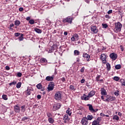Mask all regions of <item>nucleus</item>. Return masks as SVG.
<instances>
[{"label": "nucleus", "instance_id": "ddd939ff", "mask_svg": "<svg viewBox=\"0 0 125 125\" xmlns=\"http://www.w3.org/2000/svg\"><path fill=\"white\" fill-rule=\"evenodd\" d=\"M89 97L88 96H86V95H85V94H83V96H82L81 97V99L82 100H85V101H87V100H88L89 99Z\"/></svg>", "mask_w": 125, "mask_h": 125}, {"label": "nucleus", "instance_id": "9d476101", "mask_svg": "<svg viewBox=\"0 0 125 125\" xmlns=\"http://www.w3.org/2000/svg\"><path fill=\"white\" fill-rule=\"evenodd\" d=\"M63 120L64 121L63 122L64 123V124H67V123H68V122L70 121V118H69V115H68V114L64 115Z\"/></svg>", "mask_w": 125, "mask_h": 125}, {"label": "nucleus", "instance_id": "393cba45", "mask_svg": "<svg viewBox=\"0 0 125 125\" xmlns=\"http://www.w3.org/2000/svg\"><path fill=\"white\" fill-rule=\"evenodd\" d=\"M36 86L38 89H42V83H41L38 84Z\"/></svg>", "mask_w": 125, "mask_h": 125}, {"label": "nucleus", "instance_id": "bf43d9fd", "mask_svg": "<svg viewBox=\"0 0 125 125\" xmlns=\"http://www.w3.org/2000/svg\"><path fill=\"white\" fill-rule=\"evenodd\" d=\"M105 18H108V19H110L111 17L109 16V15H105Z\"/></svg>", "mask_w": 125, "mask_h": 125}, {"label": "nucleus", "instance_id": "4c0bfd02", "mask_svg": "<svg viewBox=\"0 0 125 125\" xmlns=\"http://www.w3.org/2000/svg\"><path fill=\"white\" fill-rule=\"evenodd\" d=\"M102 26L104 29H106L108 27V25L106 23H103Z\"/></svg>", "mask_w": 125, "mask_h": 125}, {"label": "nucleus", "instance_id": "72a5a7b5", "mask_svg": "<svg viewBox=\"0 0 125 125\" xmlns=\"http://www.w3.org/2000/svg\"><path fill=\"white\" fill-rule=\"evenodd\" d=\"M92 125H100V124H99V122L95 120L92 122Z\"/></svg>", "mask_w": 125, "mask_h": 125}, {"label": "nucleus", "instance_id": "b1692460", "mask_svg": "<svg viewBox=\"0 0 125 125\" xmlns=\"http://www.w3.org/2000/svg\"><path fill=\"white\" fill-rule=\"evenodd\" d=\"M86 118H87V120L91 121V120H92V119H93V116L88 115H87Z\"/></svg>", "mask_w": 125, "mask_h": 125}, {"label": "nucleus", "instance_id": "f704fd0d", "mask_svg": "<svg viewBox=\"0 0 125 125\" xmlns=\"http://www.w3.org/2000/svg\"><path fill=\"white\" fill-rule=\"evenodd\" d=\"M114 95L115 96H118L120 95V91L119 90H116L115 92H114Z\"/></svg>", "mask_w": 125, "mask_h": 125}, {"label": "nucleus", "instance_id": "20e7f679", "mask_svg": "<svg viewBox=\"0 0 125 125\" xmlns=\"http://www.w3.org/2000/svg\"><path fill=\"white\" fill-rule=\"evenodd\" d=\"M81 124L82 125H88V120H87V118L86 117H84L82 118Z\"/></svg>", "mask_w": 125, "mask_h": 125}, {"label": "nucleus", "instance_id": "f3484780", "mask_svg": "<svg viewBox=\"0 0 125 125\" xmlns=\"http://www.w3.org/2000/svg\"><path fill=\"white\" fill-rule=\"evenodd\" d=\"M14 110L16 113H19L20 112V107L18 105H15L14 106Z\"/></svg>", "mask_w": 125, "mask_h": 125}, {"label": "nucleus", "instance_id": "9b49d317", "mask_svg": "<svg viewBox=\"0 0 125 125\" xmlns=\"http://www.w3.org/2000/svg\"><path fill=\"white\" fill-rule=\"evenodd\" d=\"M54 79V75H52L51 76H47L45 78V80L48 82H51L53 81Z\"/></svg>", "mask_w": 125, "mask_h": 125}, {"label": "nucleus", "instance_id": "423d86ee", "mask_svg": "<svg viewBox=\"0 0 125 125\" xmlns=\"http://www.w3.org/2000/svg\"><path fill=\"white\" fill-rule=\"evenodd\" d=\"M61 107V104L57 103L53 105V111H56L58 109H60Z\"/></svg>", "mask_w": 125, "mask_h": 125}, {"label": "nucleus", "instance_id": "f03ea898", "mask_svg": "<svg viewBox=\"0 0 125 125\" xmlns=\"http://www.w3.org/2000/svg\"><path fill=\"white\" fill-rule=\"evenodd\" d=\"M54 98L57 101H59V100H61V99H62V94L61 93V92L60 91L57 92L54 95Z\"/></svg>", "mask_w": 125, "mask_h": 125}, {"label": "nucleus", "instance_id": "6e6d98bb", "mask_svg": "<svg viewBox=\"0 0 125 125\" xmlns=\"http://www.w3.org/2000/svg\"><path fill=\"white\" fill-rule=\"evenodd\" d=\"M29 118L27 117H24L23 118H22V120L23 121H26V120H28Z\"/></svg>", "mask_w": 125, "mask_h": 125}, {"label": "nucleus", "instance_id": "f257e3e1", "mask_svg": "<svg viewBox=\"0 0 125 125\" xmlns=\"http://www.w3.org/2000/svg\"><path fill=\"white\" fill-rule=\"evenodd\" d=\"M115 27L114 28V31L115 33H118V32H121L122 30V25L120 22H116L115 23Z\"/></svg>", "mask_w": 125, "mask_h": 125}, {"label": "nucleus", "instance_id": "7c9ffc66", "mask_svg": "<svg viewBox=\"0 0 125 125\" xmlns=\"http://www.w3.org/2000/svg\"><path fill=\"white\" fill-rule=\"evenodd\" d=\"M115 68L116 70H120L122 68V65L121 64H117L115 66Z\"/></svg>", "mask_w": 125, "mask_h": 125}, {"label": "nucleus", "instance_id": "4be33fe9", "mask_svg": "<svg viewBox=\"0 0 125 125\" xmlns=\"http://www.w3.org/2000/svg\"><path fill=\"white\" fill-rule=\"evenodd\" d=\"M48 122H49L50 124H53V123H54V119L52 117L49 118L48 119Z\"/></svg>", "mask_w": 125, "mask_h": 125}, {"label": "nucleus", "instance_id": "de8ad7c7", "mask_svg": "<svg viewBox=\"0 0 125 125\" xmlns=\"http://www.w3.org/2000/svg\"><path fill=\"white\" fill-rule=\"evenodd\" d=\"M17 76L19 77V78H21V77H22V73L21 72L18 73Z\"/></svg>", "mask_w": 125, "mask_h": 125}, {"label": "nucleus", "instance_id": "0e129e2a", "mask_svg": "<svg viewBox=\"0 0 125 125\" xmlns=\"http://www.w3.org/2000/svg\"><path fill=\"white\" fill-rule=\"evenodd\" d=\"M80 61H81V60L80 59V58H77V62H80Z\"/></svg>", "mask_w": 125, "mask_h": 125}, {"label": "nucleus", "instance_id": "bb28decb", "mask_svg": "<svg viewBox=\"0 0 125 125\" xmlns=\"http://www.w3.org/2000/svg\"><path fill=\"white\" fill-rule=\"evenodd\" d=\"M26 106L25 105H22L21 107V111L23 113H24L26 111V108H25Z\"/></svg>", "mask_w": 125, "mask_h": 125}, {"label": "nucleus", "instance_id": "58836bf2", "mask_svg": "<svg viewBox=\"0 0 125 125\" xmlns=\"http://www.w3.org/2000/svg\"><path fill=\"white\" fill-rule=\"evenodd\" d=\"M23 37H24V34H21V36L19 38V41H22L23 40Z\"/></svg>", "mask_w": 125, "mask_h": 125}, {"label": "nucleus", "instance_id": "a19ab883", "mask_svg": "<svg viewBox=\"0 0 125 125\" xmlns=\"http://www.w3.org/2000/svg\"><path fill=\"white\" fill-rule=\"evenodd\" d=\"M2 97L3 99H4V100H7V99H8L7 95H3L2 96Z\"/></svg>", "mask_w": 125, "mask_h": 125}, {"label": "nucleus", "instance_id": "052dcab7", "mask_svg": "<svg viewBox=\"0 0 125 125\" xmlns=\"http://www.w3.org/2000/svg\"><path fill=\"white\" fill-rule=\"evenodd\" d=\"M19 10V11H22V10H24V8H23V7H20Z\"/></svg>", "mask_w": 125, "mask_h": 125}, {"label": "nucleus", "instance_id": "5fc2aeb1", "mask_svg": "<svg viewBox=\"0 0 125 125\" xmlns=\"http://www.w3.org/2000/svg\"><path fill=\"white\" fill-rule=\"evenodd\" d=\"M113 10H110L107 12L108 14H111V13H112Z\"/></svg>", "mask_w": 125, "mask_h": 125}, {"label": "nucleus", "instance_id": "4468645a", "mask_svg": "<svg viewBox=\"0 0 125 125\" xmlns=\"http://www.w3.org/2000/svg\"><path fill=\"white\" fill-rule=\"evenodd\" d=\"M33 90L29 89V88H27V89L25 91V94L26 96H28L29 95H31V91H32Z\"/></svg>", "mask_w": 125, "mask_h": 125}, {"label": "nucleus", "instance_id": "dca6fc26", "mask_svg": "<svg viewBox=\"0 0 125 125\" xmlns=\"http://www.w3.org/2000/svg\"><path fill=\"white\" fill-rule=\"evenodd\" d=\"M95 95V91L94 90L91 91L88 94V97L90 98V97H92V96H94Z\"/></svg>", "mask_w": 125, "mask_h": 125}, {"label": "nucleus", "instance_id": "a18cd8bd", "mask_svg": "<svg viewBox=\"0 0 125 125\" xmlns=\"http://www.w3.org/2000/svg\"><path fill=\"white\" fill-rule=\"evenodd\" d=\"M29 23L32 24H35V21H34V20H30L29 21Z\"/></svg>", "mask_w": 125, "mask_h": 125}, {"label": "nucleus", "instance_id": "2eb2a0df", "mask_svg": "<svg viewBox=\"0 0 125 125\" xmlns=\"http://www.w3.org/2000/svg\"><path fill=\"white\" fill-rule=\"evenodd\" d=\"M101 93L102 95H107V92H106V90L104 88L101 89Z\"/></svg>", "mask_w": 125, "mask_h": 125}, {"label": "nucleus", "instance_id": "ea45409f", "mask_svg": "<svg viewBox=\"0 0 125 125\" xmlns=\"http://www.w3.org/2000/svg\"><path fill=\"white\" fill-rule=\"evenodd\" d=\"M17 83V82L16 81H14L11 83H9V85H15Z\"/></svg>", "mask_w": 125, "mask_h": 125}, {"label": "nucleus", "instance_id": "2f4dec72", "mask_svg": "<svg viewBox=\"0 0 125 125\" xmlns=\"http://www.w3.org/2000/svg\"><path fill=\"white\" fill-rule=\"evenodd\" d=\"M69 88L70 90H73V91H75V90H76V88H75V87L73 85H71L69 87Z\"/></svg>", "mask_w": 125, "mask_h": 125}, {"label": "nucleus", "instance_id": "39448f33", "mask_svg": "<svg viewBox=\"0 0 125 125\" xmlns=\"http://www.w3.org/2000/svg\"><path fill=\"white\" fill-rule=\"evenodd\" d=\"M48 91H51L53 89H54V83L53 82H50L47 87Z\"/></svg>", "mask_w": 125, "mask_h": 125}, {"label": "nucleus", "instance_id": "c756f323", "mask_svg": "<svg viewBox=\"0 0 125 125\" xmlns=\"http://www.w3.org/2000/svg\"><path fill=\"white\" fill-rule=\"evenodd\" d=\"M35 32H36V33H38V34H42V30L39 28H35Z\"/></svg>", "mask_w": 125, "mask_h": 125}, {"label": "nucleus", "instance_id": "e2e57ef3", "mask_svg": "<svg viewBox=\"0 0 125 125\" xmlns=\"http://www.w3.org/2000/svg\"><path fill=\"white\" fill-rule=\"evenodd\" d=\"M30 19H31V18H30V17H27L26 18V20H27V21H30Z\"/></svg>", "mask_w": 125, "mask_h": 125}, {"label": "nucleus", "instance_id": "a878e982", "mask_svg": "<svg viewBox=\"0 0 125 125\" xmlns=\"http://www.w3.org/2000/svg\"><path fill=\"white\" fill-rule=\"evenodd\" d=\"M66 114H68L69 116H71L72 115V111H71V109L70 108H68L66 111Z\"/></svg>", "mask_w": 125, "mask_h": 125}, {"label": "nucleus", "instance_id": "37998d69", "mask_svg": "<svg viewBox=\"0 0 125 125\" xmlns=\"http://www.w3.org/2000/svg\"><path fill=\"white\" fill-rule=\"evenodd\" d=\"M101 120H102V118L101 117H98L96 121L98 123H100V122H101Z\"/></svg>", "mask_w": 125, "mask_h": 125}, {"label": "nucleus", "instance_id": "cd10ccee", "mask_svg": "<svg viewBox=\"0 0 125 125\" xmlns=\"http://www.w3.org/2000/svg\"><path fill=\"white\" fill-rule=\"evenodd\" d=\"M73 36L74 37V39H75V40L79 41V35L75 34Z\"/></svg>", "mask_w": 125, "mask_h": 125}, {"label": "nucleus", "instance_id": "13d9d810", "mask_svg": "<svg viewBox=\"0 0 125 125\" xmlns=\"http://www.w3.org/2000/svg\"><path fill=\"white\" fill-rule=\"evenodd\" d=\"M84 82H85V80H84V79H82V80H81V83H84Z\"/></svg>", "mask_w": 125, "mask_h": 125}, {"label": "nucleus", "instance_id": "a211bd4d", "mask_svg": "<svg viewBox=\"0 0 125 125\" xmlns=\"http://www.w3.org/2000/svg\"><path fill=\"white\" fill-rule=\"evenodd\" d=\"M41 63L43 64V65H46V63H47V61L45 58H42L40 60Z\"/></svg>", "mask_w": 125, "mask_h": 125}, {"label": "nucleus", "instance_id": "3c124183", "mask_svg": "<svg viewBox=\"0 0 125 125\" xmlns=\"http://www.w3.org/2000/svg\"><path fill=\"white\" fill-rule=\"evenodd\" d=\"M5 69L7 71H8V70H10V67H9V66L7 65V66H5Z\"/></svg>", "mask_w": 125, "mask_h": 125}, {"label": "nucleus", "instance_id": "c9c22d12", "mask_svg": "<svg viewBox=\"0 0 125 125\" xmlns=\"http://www.w3.org/2000/svg\"><path fill=\"white\" fill-rule=\"evenodd\" d=\"M21 84H22V83H21V82H19L17 84V86L16 87L17 88H20V87H21Z\"/></svg>", "mask_w": 125, "mask_h": 125}, {"label": "nucleus", "instance_id": "603ef678", "mask_svg": "<svg viewBox=\"0 0 125 125\" xmlns=\"http://www.w3.org/2000/svg\"><path fill=\"white\" fill-rule=\"evenodd\" d=\"M61 81H62V82H63V83L66 82V79H65V78L63 77L62 78H61Z\"/></svg>", "mask_w": 125, "mask_h": 125}, {"label": "nucleus", "instance_id": "09e8293b", "mask_svg": "<svg viewBox=\"0 0 125 125\" xmlns=\"http://www.w3.org/2000/svg\"><path fill=\"white\" fill-rule=\"evenodd\" d=\"M84 67H83L81 69H80V72L81 73H83L84 72Z\"/></svg>", "mask_w": 125, "mask_h": 125}, {"label": "nucleus", "instance_id": "c03bdc74", "mask_svg": "<svg viewBox=\"0 0 125 125\" xmlns=\"http://www.w3.org/2000/svg\"><path fill=\"white\" fill-rule=\"evenodd\" d=\"M113 80L114 81H116V82H118V81H119V80H120V78H119V77L118 76H115L114 78H113Z\"/></svg>", "mask_w": 125, "mask_h": 125}, {"label": "nucleus", "instance_id": "4d7b16f0", "mask_svg": "<svg viewBox=\"0 0 125 125\" xmlns=\"http://www.w3.org/2000/svg\"><path fill=\"white\" fill-rule=\"evenodd\" d=\"M71 41H72V42H75V41H76V39L74 38V36H73V37L71 38Z\"/></svg>", "mask_w": 125, "mask_h": 125}, {"label": "nucleus", "instance_id": "69168bd1", "mask_svg": "<svg viewBox=\"0 0 125 125\" xmlns=\"http://www.w3.org/2000/svg\"><path fill=\"white\" fill-rule=\"evenodd\" d=\"M118 115H119V116L120 117H122V113L119 112V113H118Z\"/></svg>", "mask_w": 125, "mask_h": 125}, {"label": "nucleus", "instance_id": "0eeeda50", "mask_svg": "<svg viewBox=\"0 0 125 125\" xmlns=\"http://www.w3.org/2000/svg\"><path fill=\"white\" fill-rule=\"evenodd\" d=\"M87 106H88V107H89V110L92 113H96V112H97V111H98V109H94L93 106H92V105H91L90 104H87Z\"/></svg>", "mask_w": 125, "mask_h": 125}, {"label": "nucleus", "instance_id": "e433bc0d", "mask_svg": "<svg viewBox=\"0 0 125 125\" xmlns=\"http://www.w3.org/2000/svg\"><path fill=\"white\" fill-rule=\"evenodd\" d=\"M109 98V101H115L116 100V98L115 97H110Z\"/></svg>", "mask_w": 125, "mask_h": 125}, {"label": "nucleus", "instance_id": "6e6552de", "mask_svg": "<svg viewBox=\"0 0 125 125\" xmlns=\"http://www.w3.org/2000/svg\"><path fill=\"white\" fill-rule=\"evenodd\" d=\"M91 31L92 33H94V34H97L98 33V29L95 25H93L91 27Z\"/></svg>", "mask_w": 125, "mask_h": 125}, {"label": "nucleus", "instance_id": "6ab92c4d", "mask_svg": "<svg viewBox=\"0 0 125 125\" xmlns=\"http://www.w3.org/2000/svg\"><path fill=\"white\" fill-rule=\"evenodd\" d=\"M107 59V57L105 55V54H102L101 56V59L103 60V61H106V59Z\"/></svg>", "mask_w": 125, "mask_h": 125}, {"label": "nucleus", "instance_id": "5701e85b", "mask_svg": "<svg viewBox=\"0 0 125 125\" xmlns=\"http://www.w3.org/2000/svg\"><path fill=\"white\" fill-rule=\"evenodd\" d=\"M106 65L107 71H110L111 70V64L109 62H107Z\"/></svg>", "mask_w": 125, "mask_h": 125}, {"label": "nucleus", "instance_id": "338daca9", "mask_svg": "<svg viewBox=\"0 0 125 125\" xmlns=\"http://www.w3.org/2000/svg\"><path fill=\"white\" fill-rule=\"evenodd\" d=\"M14 26V24L13 23H11L10 25V27H13Z\"/></svg>", "mask_w": 125, "mask_h": 125}, {"label": "nucleus", "instance_id": "680f3d73", "mask_svg": "<svg viewBox=\"0 0 125 125\" xmlns=\"http://www.w3.org/2000/svg\"><path fill=\"white\" fill-rule=\"evenodd\" d=\"M37 98L38 99H41V98H42V96H41V95H37Z\"/></svg>", "mask_w": 125, "mask_h": 125}, {"label": "nucleus", "instance_id": "473e14b6", "mask_svg": "<svg viewBox=\"0 0 125 125\" xmlns=\"http://www.w3.org/2000/svg\"><path fill=\"white\" fill-rule=\"evenodd\" d=\"M119 116H118V115H114L113 117V120H116V121H119Z\"/></svg>", "mask_w": 125, "mask_h": 125}, {"label": "nucleus", "instance_id": "49530a36", "mask_svg": "<svg viewBox=\"0 0 125 125\" xmlns=\"http://www.w3.org/2000/svg\"><path fill=\"white\" fill-rule=\"evenodd\" d=\"M47 116L48 118H51V117H52V114H51V113H47Z\"/></svg>", "mask_w": 125, "mask_h": 125}, {"label": "nucleus", "instance_id": "79ce46f5", "mask_svg": "<svg viewBox=\"0 0 125 125\" xmlns=\"http://www.w3.org/2000/svg\"><path fill=\"white\" fill-rule=\"evenodd\" d=\"M100 78H101V76L100 75H98V76H97L96 77V81L97 82H99L100 80Z\"/></svg>", "mask_w": 125, "mask_h": 125}, {"label": "nucleus", "instance_id": "774afa93", "mask_svg": "<svg viewBox=\"0 0 125 125\" xmlns=\"http://www.w3.org/2000/svg\"><path fill=\"white\" fill-rule=\"evenodd\" d=\"M123 85H124L125 86V81H124V82L122 83Z\"/></svg>", "mask_w": 125, "mask_h": 125}, {"label": "nucleus", "instance_id": "aec40b11", "mask_svg": "<svg viewBox=\"0 0 125 125\" xmlns=\"http://www.w3.org/2000/svg\"><path fill=\"white\" fill-rule=\"evenodd\" d=\"M55 49V46L53 45L51 47V48H49L48 51L49 53H51V52H53L54 50Z\"/></svg>", "mask_w": 125, "mask_h": 125}, {"label": "nucleus", "instance_id": "864d4df0", "mask_svg": "<svg viewBox=\"0 0 125 125\" xmlns=\"http://www.w3.org/2000/svg\"><path fill=\"white\" fill-rule=\"evenodd\" d=\"M104 101H105V102H110V98H108L107 99H106L105 100H104Z\"/></svg>", "mask_w": 125, "mask_h": 125}, {"label": "nucleus", "instance_id": "8fccbe9b", "mask_svg": "<svg viewBox=\"0 0 125 125\" xmlns=\"http://www.w3.org/2000/svg\"><path fill=\"white\" fill-rule=\"evenodd\" d=\"M15 37H19L20 36V33H15Z\"/></svg>", "mask_w": 125, "mask_h": 125}, {"label": "nucleus", "instance_id": "f8f14e48", "mask_svg": "<svg viewBox=\"0 0 125 125\" xmlns=\"http://www.w3.org/2000/svg\"><path fill=\"white\" fill-rule=\"evenodd\" d=\"M83 57L84 58H86L87 62H89L90 59V56L86 53H83Z\"/></svg>", "mask_w": 125, "mask_h": 125}, {"label": "nucleus", "instance_id": "412c9836", "mask_svg": "<svg viewBox=\"0 0 125 125\" xmlns=\"http://www.w3.org/2000/svg\"><path fill=\"white\" fill-rule=\"evenodd\" d=\"M80 51H79V50H75L74 51V55L75 56H78L79 55H80Z\"/></svg>", "mask_w": 125, "mask_h": 125}, {"label": "nucleus", "instance_id": "7ed1b4c3", "mask_svg": "<svg viewBox=\"0 0 125 125\" xmlns=\"http://www.w3.org/2000/svg\"><path fill=\"white\" fill-rule=\"evenodd\" d=\"M72 21L73 18L70 17H68L62 20L63 23H69V24H72Z\"/></svg>", "mask_w": 125, "mask_h": 125}, {"label": "nucleus", "instance_id": "c85d7f7f", "mask_svg": "<svg viewBox=\"0 0 125 125\" xmlns=\"http://www.w3.org/2000/svg\"><path fill=\"white\" fill-rule=\"evenodd\" d=\"M21 24V22H20V21H19V20H16L15 21V25L16 26H19V25Z\"/></svg>", "mask_w": 125, "mask_h": 125}, {"label": "nucleus", "instance_id": "1a4fd4ad", "mask_svg": "<svg viewBox=\"0 0 125 125\" xmlns=\"http://www.w3.org/2000/svg\"><path fill=\"white\" fill-rule=\"evenodd\" d=\"M109 57H110V58H111V59L113 61L116 60V59L118 58V55H117L116 53H112L110 54Z\"/></svg>", "mask_w": 125, "mask_h": 125}]
</instances>
